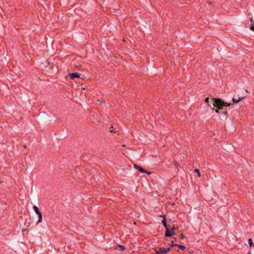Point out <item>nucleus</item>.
<instances>
[{
  "label": "nucleus",
  "mask_w": 254,
  "mask_h": 254,
  "mask_svg": "<svg viewBox=\"0 0 254 254\" xmlns=\"http://www.w3.org/2000/svg\"><path fill=\"white\" fill-rule=\"evenodd\" d=\"M194 171L197 173V176L200 177L201 176V174L199 170L198 169H195Z\"/></svg>",
  "instance_id": "nucleus-14"
},
{
  "label": "nucleus",
  "mask_w": 254,
  "mask_h": 254,
  "mask_svg": "<svg viewBox=\"0 0 254 254\" xmlns=\"http://www.w3.org/2000/svg\"><path fill=\"white\" fill-rule=\"evenodd\" d=\"M248 242H249V245L250 247H252V246H254L252 239H251V238L249 239Z\"/></svg>",
  "instance_id": "nucleus-12"
},
{
  "label": "nucleus",
  "mask_w": 254,
  "mask_h": 254,
  "mask_svg": "<svg viewBox=\"0 0 254 254\" xmlns=\"http://www.w3.org/2000/svg\"><path fill=\"white\" fill-rule=\"evenodd\" d=\"M173 246H176V247H178L180 250H182V251H184L186 249V247L184 245H178V244H173L171 247H173Z\"/></svg>",
  "instance_id": "nucleus-8"
},
{
  "label": "nucleus",
  "mask_w": 254,
  "mask_h": 254,
  "mask_svg": "<svg viewBox=\"0 0 254 254\" xmlns=\"http://www.w3.org/2000/svg\"><path fill=\"white\" fill-rule=\"evenodd\" d=\"M227 114V112H225V113H224V114H225V115H226Z\"/></svg>",
  "instance_id": "nucleus-18"
},
{
  "label": "nucleus",
  "mask_w": 254,
  "mask_h": 254,
  "mask_svg": "<svg viewBox=\"0 0 254 254\" xmlns=\"http://www.w3.org/2000/svg\"><path fill=\"white\" fill-rule=\"evenodd\" d=\"M212 110H214L215 112L216 113H219V111L220 110H218V109L216 108V109H214L213 108H212Z\"/></svg>",
  "instance_id": "nucleus-17"
},
{
  "label": "nucleus",
  "mask_w": 254,
  "mask_h": 254,
  "mask_svg": "<svg viewBox=\"0 0 254 254\" xmlns=\"http://www.w3.org/2000/svg\"><path fill=\"white\" fill-rule=\"evenodd\" d=\"M118 247L120 248V250L122 251H124L126 249L125 247L121 245H119Z\"/></svg>",
  "instance_id": "nucleus-15"
},
{
  "label": "nucleus",
  "mask_w": 254,
  "mask_h": 254,
  "mask_svg": "<svg viewBox=\"0 0 254 254\" xmlns=\"http://www.w3.org/2000/svg\"><path fill=\"white\" fill-rule=\"evenodd\" d=\"M80 74L77 72L70 73L68 74V76L70 79H73L75 78H79Z\"/></svg>",
  "instance_id": "nucleus-5"
},
{
  "label": "nucleus",
  "mask_w": 254,
  "mask_h": 254,
  "mask_svg": "<svg viewBox=\"0 0 254 254\" xmlns=\"http://www.w3.org/2000/svg\"><path fill=\"white\" fill-rule=\"evenodd\" d=\"M244 98H245V97H239L238 99H237L236 98H232V101H233V103L237 104L239 102L242 101L243 99H244Z\"/></svg>",
  "instance_id": "nucleus-7"
},
{
  "label": "nucleus",
  "mask_w": 254,
  "mask_h": 254,
  "mask_svg": "<svg viewBox=\"0 0 254 254\" xmlns=\"http://www.w3.org/2000/svg\"><path fill=\"white\" fill-rule=\"evenodd\" d=\"M163 220H162V223L164 226L166 230L165 232V236L167 237H171L173 236V233L170 232V228L168 225L167 224V219L165 215L162 216Z\"/></svg>",
  "instance_id": "nucleus-2"
},
{
  "label": "nucleus",
  "mask_w": 254,
  "mask_h": 254,
  "mask_svg": "<svg viewBox=\"0 0 254 254\" xmlns=\"http://www.w3.org/2000/svg\"><path fill=\"white\" fill-rule=\"evenodd\" d=\"M250 21L251 22L250 29L252 31H254V20L253 18H250Z\"/></svg>",
  "instance_id": "nucleus-9"
},
{
  "label": "nucleus",
  "mask_w": 254,
  "mask_h": 254,
  "mask_svg": "<svg viewBox=\"0 0 254 254\" xmlns=\"http://www.w3.org/2000/svg\"><path fill=\"white\" fill-rule=\"evenodd\" d=\"M212 105L214 107L222 110L224 107H229L232 104L225 102L224 100L218 98H212Z\"/></svg>",
  "instance_id": "nucleus-1"
},
{
  "label": "nucleus",
  "mask_w": 254,
  "mask_h": 254,
  "mask_svg": "<svg viewBox=\"0 0 254 254\" xmlns=\"http://www.w3.org/2000/svg\"><path fill=\"white\" fill-rule=\"evenodd\" d=\"M134 167L136 169H137L138 171H139L140 172H141L142 173H146L147 174H150V172L146 171L143 168H142L141 167L139 166V165H138L137 164H134Z\"/></svg>",
  "instance_id": "nucleus-4"
},
{
  "label": "nucleus",
  "mask_w": 254,
  "mask_h": 254,
  "mask_svg": "<svg viewBox=\"0 0 254 254\" xmlns=\"http://www.w3.org/2000/svg\"><path fill=\"white\" fill-rule=\"evenodd\" d=\"M38 215V220L37 222V224H39L42 222V213H40Z\"/></svg>",
  "instance_id": "nucleus-11"
},
{
  "label": "nucleus",
  "mask_w": 254,
  "mask_h": 254,
  "mask_svg": "<svg viewBox=\"0 0 254 254\" xmlns=\"http://www.w3.org/2000/svg\"><path fill=\"white\" fill-rule=\"evenodd\" d=\"M171 248H159L158 249H155V252L156 254H166L167 253L170 252Z\"/></svg>",
  "instance_id": "nucleus-3"
},
{
  "label": "nucleus",
  "mask_w": 254,
  "mask_h": 254,
  "mask_svg": "<svg viewBox=\"0 0 254 254\" xmlns=\"http://www.w3.org/2000/svg\"><path fill=\"white\" fill-rule=\"evenodd\" d=\"M209 97H206L205 99V103H207V105L211 107V105L209 103Z\"/></svg>",
  "instance_id": "nucleus-13"
},
{
  "label": "nucleus",
  "mask_w": 254,
  "mask_h": 254,
  "mask_svg": "<svg viewBox=\"0 0 254 254\" xmlns=\"http://www.w3.org/2000/svg\"><path fill=\"white\" fill-rule=\"evenodd\" d=\"M179 227L178 226L176 227L175 225H173V226L170 228V232H172L173 234V236L176 235V233L174 232L175 231H178Z\"/></svg>",
  "instance_id": "nucleus-6"
},
{
  "label": "nucleus",
  "mask_w": 254,
  "mask_h": 254,
  "mask_svg": "<svg viewBox=\"0 0 254 254\" xmlns=\"http://www.w3.org/2000/svg\"><path fill=\"white\" fill-rule=\"evenodd\" d=\"M248 254H251V253L249 252L248 253Z\"/></svg>",
  "instance_id": "nucleus-19"
},
{
  "label": "nucleus",
  "mask_w": 254,
  "mask_h": 254,
  "mask_svg": "<svg viewBox=\"0 0 254 254\" xmlns=\"http://www.w3.org/2000/svg\"><path fill=\"white\" fill-rule=\"evenodd\" d=\"M33 209H34L35 213L38 215L40 213H41V212L39 211L38 207L36 205H34L33 206Z\"/></svg>",
  "instance_id": "nucleus-10"
},
{
  "label": "nucleus",
  "mask_w": 254,
  "mask_h": 254,
  "mask_svg": "<svg viewBox=\"0 0 254 254\" xmlns=\"http://www.w3.org/2000/svg\"><path fill=\"white\" fill-rule=\"evenodd\" d=\"M185 238V236H184V234H181L179 237V238L181 240H183L184 239V238Z\"/></svg>",
  "instance_id": "nucleus-16"
}]
</instances>
